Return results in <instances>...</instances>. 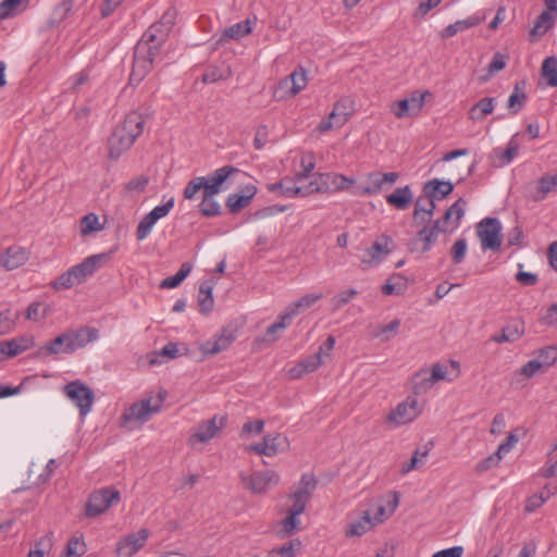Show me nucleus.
<instances>
[{
	"label": "nucleus",
	"instance_id": "nucleus-1",
	"mask_svg": "<svg viewBox=\"0 0 557 557\" xmlns=\"http://www.w3.org/2000/svg\"><path fill=\"white\" fill-rule=\"evenodd\" d=\"M317 487V480L311 474H302L299 485L289 495L293 504L287 515L276 525V534L281 539L289 537L300 530V515L306 510Z\"/></svg>",
	"mask_w": 557,
	"mask_h": 557
},
{
	"label": "nucleus",
	"instance_id": "nucleus-2",
	"mask_svg": "<svg viewBox=\"0 0 557 557\" xmlns=\"http://www.w3.org/2000/svg\"><path fill=\"white\" fill-rule=\"evenodd\" d=\"M145 120L140 113L134 111L125 116L113 131L108 140L109 158L117 160L125 151L131 149L135 140L144 131Z\"/></svg>",
	"mask_w": 557,
	"mask_h": 557
},
{
	"label": "nucleus",
	"instance_id": "nucleus-3",
	"mask_svg": "<svg viewBox=\"0 0 557 557\" xmlns=\"http://www.w3.org/2000/svg\"><path fill=\"white\" fill-rule=\"evenodd\" d=\"M109 260L108 253H97L85 258L81 263L70 268L52 283L55 290L70 289L75 285L84 283L92 276L96 271Z\"/></svg>",
	"mask_w": 557,
	"mask_h": 557
},
{
	"label": "nucleus",
	"instance_id": "nucleus-4",
	"mask_svg": "<svg viewBox=\"0 0 557 557\" xmlns=\"http://www.w3.org/2000/svg\"><path fill=\"white\" fill-rule=\"evenodd\" d=\"M166 397V392L161 391L157 397L149 396L125 409L121 416V426L132 431L140 428L153 414L160 411Z\"/></svg>",
	"mask_w": 557,
	"mask_h": 557
},
{
	"label": "nucleus",
	"instance_id": "nucleus-5",
	"mask_svg": "<svg viewBox=\"0 0 557 557\" xmlns=\"http://www.w3.org/2000/svg\"><path fill=\"white\" fill-rule=\"evenodd\" d=\"M160 50L161 47L158 45H153L144 37L140 38L135 47L133 69L129 75L132 85H138L150 73Z\"/></svg>",
	"mask_w": 557,
	"mask_h": 557
},
{
	"label": "nucleus",
	"instance_id": "nucleus-6",
	"mask_svg": "<svg viewBox=\"0 0 557 557\" xmlns=\"http://www.w3.org/2000/svg\"><path fill=\"white\" fill-rule=\"evenodd\" d=\"M356 181L339 173L326 172L318 173L311 181L312 194L314 193H339L345 190H352Z\"/></svg>",
	"mask_w": 557,
	"mask_h": 557
},
{
	"label": "nucleus",
	"instance_id": "nucleus-7",
	"mask_svg": "<svg viewBox=\"0 0 557 557\" xmlns=\"http://www.w3.org/2000/svg\"><path fill=\"white\" fill-rule=\"evenodd\" d=\"M476 235L483 250L497 251L502 246V224L496 218H484L478 223Z\"/></svg>",
	"mask_w": 557,
	"mask_h": 557
},
{
	"label": "nucleus",
	"instance_id": "nucleus-8",
	"mask_svg": "<svg viewBox=\"0 0 557 557\" xmlns=\"http://www.w3.org/2000/svg\"><path fill=\"white\" fill-rule=\"evenodd\" d=\"M429 90H414L409 98L395 101L391 111L397 119L417 116L423 109L426 99L431 98Z\"/></svg>",
	"mask_w": 557,
	"mask_h": 557
},
{
	"label": "nucleus",
	"instance_id": "nucleus-9",
	"mask_svg": "<svg viewBox=\"0 0 557 557\" xmlns=\"http://www.w3.org/2000/svg\"><path fill=\"white\" fill-rule=\"evenodd\" d=\"M64 395L79 409L82 417L90 412L95 401L94 391L81 381H72L63 387Z\"/></svg>",
	"mask_w": 557,
	"mask_h": 557
},
{
	"label": "nucleus",
	"instance_id": "nucleus-10",
	"mask_svg": "<svg viewBox=\"0 0 557 557\" xmlns=\"http://www.w3.org/2000/svg\"><path fill=\"white\" fill-rule=\"evenodd\" d=\"M422 412L419 401L413 396H408L399 403L386 417V422L395 428L411 423Z\"/></svg>",
	"mask_w": 557,
	"mask_h": 557
},
{
	"label": "nucleus",
	"instance_id": "nucleus-11",
	"mask_svg": "<svg viewBox=\"0 0 557 557\" xmlns=\"http://www.w3.org/2000/svg\"><path fill=\"white\" fill-rule=\"evenodd\" d=\"M398 177L399 175L396 172H371L367 175L368 185L354 187L351 194L360 197L376 195L385 188L393 186Z\"/></svg>",
	"mask_w": 557,
	"mask_h": 557
},
{
	"label": "nucleus",
	"instance_id": "nucleus-12",
	"mask_svg": "<svg viewBox=\"0 0 557 557\" xmlns=\"http://www.w3.org/2000/svg\"><path fill=\"white\" fill-rule=\"evenodd\" d=\"M351 114L352 101L349 98H342L334 103L329 116L319 123L317 131L325 133L332 128H339L350 119Z\"/></svg>",
	"mask_w": 557,
	"mask_h": 557
},
{
	"label": "nucleus",
	"instance_id": "nucleus-13",
	"mask_svg": "<svg viewBox=\"0 0 557 557\" xmlns=\"http://www.w3.org/2000/svg\"><path fill=\"white\" fill-rule=\"evenodd\" d=\"M120 500V492L113 488L104 487L94 492L86 505V516L94 518L106 512L109 507Z\"/></svg>",
	"mask_w": 557,
	"mask_h": 557
},
{
	"label": "nucleus",
	"instance_id": "nucleus-14",
	"mask_svg": "<svg viewBox=\"0 0 557 557\" xmlns=\"http://www.w3.org/2000/svg\"><path fill=\"white\" fill-rule=\"evenodd\" d=\"M420 226L414 238L408 244V248L411 252L425 253L432 249L442 231L438 222L420 224Z\"/></svg>",
	"mask_w": 557,
	"mask_h": 557
},
{
	"label": "nucleus",
	"instance_id": "nucleus-15",
	"mask_svg": "<svg viewBox=\"0 0 557 557\" xmlns=\"http://www.w3.org/2000/svg\"><path fill=\"white\" fill-rule=\"evenodd\" d=\"M176 20V11L174 9H168L161 16L158 23L152 24L147 32L141 36L153 45H158L162 48L168 39L169 33L173 27Z\"/></svg>",
	"mask_w": 557,
	"mask_h": 557
},
{
	"label": "nucleus",
	"instance_id": "nucleus-16",
	"mask_svg": "<svg viewBox=\"0 0 557 557\" xmlns=\"http://www.w3.org/2000/svg\"><path fill=\"white\" fill-rule=\"evenodd\" d=\"M392 242L391 237L382 235L367 248L360 259L362 269L377 267L391 253Z\"/></svg>",
	"mask_w": 557,
	"mask_h": 557
},
{
	"label": "nucleus",
	"instance_id": "nucleus-17",
	"mask_svg": "<svg viewBox=\"0 0 557 557\" xmlns=\"http://www.w3.org/2000/svg\"><path fill=\"white\" fill-rule=\"evenodd\" d=\"M149 531L140 529L119 540L115 547L116 557H132L147 543Z\"/></svg>",
	"mask_w": 557,
	"mask_h": 557
},
{
	"label": "nucleus",
	"instance_id": "nucleus-18",
	"mask_svg": "<svg viewBox=\"0 0 557 557\" xmlns=\"http://www.w3.org/2000/svg\"><path fill=\"white\" fill-rule=\"evenodd\" d=\"M240 478L245 488L253 494L264 493L269 487L275 486L280 482V475L273 470L242 475Z\"/></svg>",
	"mask_w": 557,
	"mask_h": 557
},
{
	"label": "nucleus",
	"instance_id": "nucleus-19",
	"mask_svg": "<svg viewBox=\"0 0 557 557\" xmlns=\"http://www.w3.org/2000/svg\"><path fill=\"white\" fill-rule=\"evenodd\" d=\"M226 422L225 417L214 416L211 419L203 421L197 425L195 432L191 434L189 441L191 443L200 442L207 443L213 438L216 433L224 428Z\"/></svg>",
	"mask_w": 557,
	"mask_h": 557
},
{
	"label": "nucleus",
	"instance_id": "nucleus-20",
	"mask_svg": "<svg viewBox=\"0 0 557 557\" xmlns=\"http://www.w3.org/2000/svg\"><path fill=\"white\" fill-rule=\"evenodd\" d=\"M67 339V350L76 351L77 349L84 348L89 343L96 341L99 336V332L95 327L83 326L79 329H71L65 331Z\"/></svg>",
	"mask_w": 557,
	"mask_h": 557
},
{
	"label": "nucleus",
	"instance_id": "nucleus-21",
	"mask_svg": "<svg viewBox=\"0 0 557 557\" xmlns=\"http://www.w3.org/2000/svg\"><path fill=\"white\" fill-rule=\"evenodd\" d=\"M465 207L466 201L462 198H459L445 211L444 215L441 219L434 221L438 222L440 230L442 231V233H451L456 228H458L460 220L465 214Z\"/></svg>",
	"mask_w": 557,
	"mask_h": 557
},
{
	"label": "nucleus",
	"instance_id": "nucleus-22",
	"mask_svg": "<svg viewBox=\"0 0 557 557\" xmlns=\"http://www.w3.org/2000/svg\"><path fill=\"white\" fill-rule=\"evenodd\" d=\"M297 181L294 182L292 178L285 177L272 184L269 189L287 198L307 197L312 194L311 182L307 185H297Z\"/></svg>",
	"mask_w": 557,
	"mask_h": 557
},
{
	"label": "nucleus",
	"instance_id": "nucleus-23",
	"mask_svg": "<svg viewBox=\"0 0 557 557\" xmlns=\"http://www.w3.org/2000/svg\"><path fill=\"white\" fill-rule=\"evenodd\" d=\"M35 346L33 336H21L10 341L0 342V357H14Z\"/></svg>",
	"mask_w": 557,
	"mask_h": 557
},
{
	"label": "nucleus",
	"instance_id": "nucleus-24",
	"mask_svg": "<svg viewBox=\"0 0 557 557\" xmlns=\"http://www.w3.org/2000/svg\"><path fill=\"white\" fill-rule=\"evenodd\" d=\"M28 260V252L20 246H11L0 255V265L5 270H14Z\"/></svg>",
	"mask_w": 557,
	"mask_h": 557
},
{
	"label": "nucleus",
	"instance_id": "nucleus-25",
	"mask_svg": "<svg viewBox=\"0 0 557 557\" xmlns=\"http://www.w3.org/2000/svg\"><path fill=\"white\" fill-rule=\"evenodd\" d=\"M238 170L232 165H225L218 169L211 176L206 178L205 193L209 196H215L221 191L222 184L228 178L232 173Z\"/></svg>",
	"mask_w": 557,
	"mask_h": 557
},
{
	"label": "nucleus",
	"instance_id": "nucleus-26",
	"mask_svg": "<svg viewBox=\"0 0 557 557\" xmlns=\"http://www.w3.org/2000/svg\"><path fill=\"white\" fill-rule=\"evenodd\" d=\"M256 193L257 187L255 185H247L240 190V193L231 194L227 197L226 206L231 212H238L250 203Z\"/></svg>",
	"mask_w": 557,
	"mask_h": 557
},
{
	"label": "nucleus",
	"instance_id": "nucleus-27",
	"mask_svg": "<svg viewBox=\"0 0 557 557\" xmlns=\"http://www.w3.org/2000/svg\"><path fill=\"white\" fill-rule=\"evenodd\" d=\"M67 339L65 332H63L52 341L40 346L36 356L38 358H45L51 355L72 354V351L67 350Z\"/></svg>",
	"mask_w": 557,
	"mask_h": 557
},
{
	"label": "nucleus",
	"instance_id": "nucleus-28",
	"mask_svg": "<svg viewBox=\"0 0 557 557\" xmlns=\"http://www.w3.org/2000/svg\"><path fill=\"white\" fill-rule=\"evenodd\" d=\"M280 85L282 88L288 89V95L290 97L296 96L307 86L306 71L302 67H298L284 78Z\"/></svg>",
	"mask_w": 557,
	"mask_h": 557
},
{
	"label": "nucleus",
	"instance_id": "nucleus-29",
	"mask_svg": "<svg viewBox=\"0 0 557 557\" xmlns=\"http://www.w3.org/2000/svg\"><path fill=\"white\" fill-rule=\"evenodd\" d=\"M494 109L495 98L484 97L469 109L468 116L473 122H481L487 115L492 114Z\"/></svg>",
	"mask_w": 557,
	"mask_h": 557
},
{
	"label": "nucleus",
	"instance_id": "nucleus-30",
	"mask_svg": "<svg viewBox=\"0 0 557 557\" xmlns=\"http://www.w3.org/2000/svg\"><path fill=\"white\" fill-rule=\"evenodd\" d=\"M483 21V17L478 15H471L465 20H459L453 24H449L447 27H445L442 33L441 37L443 39L450 38L455 35H457L459 32L467 30L471 27L478 26Z\"/></svg>",
	"mask_w": 557,
	"mask_h": 557
},
{
	"label": "nucleus",
	"instance_id": "nucleus-31",
	"mask_svg": "<svg viewBox=\"0 0 557 557\" xmlns=\"http://www.w3.org/2000/svg\"><path fill=\"white\" fill-rule=\"evenodd\" d=\"M374 525H375V522H373V519L371 518L370 512L364 511L362 517H360L358 520L352 521L347 524V527L345 529V535L347 537L361 536L364 533H367Z\"/></svg>",
	"mask_w": 557,
	"mask_h": 557
},
{
	"label": "nucleus",
	"instance_id": "nucleus-32",
	"mask_svg": "<svg viewBox=\"0 0 557 557\" xmlns=\"http://www.w3.org/2000/svg\"><path fill=\"white\" fill-rule=\"evenodd\" d=\"M412 201V191L409 186L396 188L386 196V202L398 210H406Z\"/></svg>",
	"mask_w": 557,
	"mask_h": 557
},
{
	"label": "nucleus",
	"instance_id": "nucleus-33",
	"mask_svg": "<svg viewBox=\"0 0 557 557\" xmlns=\"http://www.w3.org/2000/svg\"><path fill=\"white\" fill-rule=\"evenodd\" d=\"M212 281L201 282L198 293V306L201 313H209L213 309L214 299L212 295Z\"/></svg>",
	"mask_w": 557,
	"mask_h": 557
},
{
	"label": "nucleus",
	"instance_id": "nucleus-34",
	"mask_svg": "<svg viewBox=\"0 0 557 557\" xmlns=\"http://www.w3.org/2000/svg\"><path fill=\"white\" fill-rule=\"evenodd\" d=\"M323 295L321 293H311L302 296L298 300L292 302L287 308V317L293 318L301 310L308 309L312 307L315 302L322 299Z\"/></svg>",
	"mask_w": 557,
	"mask_h": 557
},
{
	"label": "nucleus",
	"instance_id": "nucleus-35",
	"mask_svg": "<svg viewBox=\"0 0 557 557\" xmlns=\"http://www.w3.org/2000/svg\"><path fill=\"white\" fill-rule=\"evenodd\" d=\"M555 16L548 12L543 11L536 18L534 26L530 30L531 40H536L543 36L554 24Z\"/></svg>",
	"mask_w": 557,
	"mask_h": 557
},
{
	"label": "nucleus",
	"instance_id": "nucleus-36",
	"mask_svg": "<svg viewBox=\"0 0 557 557\" xmlns=\"http://www.w3.org/2000/svg\"><path fill=\"white\" fill-rule=\"evenodd\" d=\"M232 75L231 67L226 64L213 65L202 74L205 84H212L219 81H225Z\"/></svg>",
	"mask_w": 557,
	"mask_h": 557
},
{
	"label": "nucleus",
	"instance_id": "nucleus-37",
	"mask_svg": "<svg viewBox=\"0 0 557 557\" xmlns=\"http://www.w3.org/2000/svg\"><path fill=\"white\" fill-rule=\"evenodd\" d=\"M454 189L450 182L440 180H432L424 184L423 191H430L436 199H443L448 196Z\"/></svg>",
	"mask_w": 557,
	"mask_h": 557
},
{
	"label": "nucleus",
	"instance_id": "nucleus-38",
	"mask_svg": "<svg viewBox=\"0 0 557 557\" xmlns=\"http://www.w3.org/2000/svg\"><path fill=\"white\" fill-rule=\"evenodd\" d=\"M233 341V335L222 334L214 341H207L201 349L206 355H215L227 349Z\"/></svg>",
	"mask_w": 557,
	"mask_h": 557
},
{
	"label": "nucleus",
	"instance_id": "nucleus-39",
	"mask_svg": "<svg viewBox=\"0 0 557 557\" xmlns=\"http://www.w3.org/2000/svg\"><path fill=\"white\" fill-rule=\"evenodd\" d=\"M193 265L189 262H184L174 275L161 281L160 288L169 289L177 287L189 275Z\"/></svg>",
	"mask_w": 557,
	"mask_h": 557
},
{
	"label": "nucleus",
	"instance_id": "nucleus-40",
	"mask_svg": "<svg viewBox=\"0 0 557 557\" xmlns=\"http://www.w3.org/2000/svg\"><path fill=\"white\" fill-rule=\"evenodd\" d=\"M557 188V173L553 175H544L537 180V194L534 200H543L549 193Z\"/></svg>",
	"mask_w": 557,
	"mask_h": 557
},
{
	"label": "nucleus",
	"instance_id": "nucleus-41",
	"mask_svg": "<svg viewBox=\"0 0 557 557\" xmlns=\"http://www.w3.org/2000/svg\"><path fill=\"white\" fill-rule=\"evenodd\" d=\"M542 77L550 87H557V58L552 55L547 57L542 64Z\"/></svg>",
	"mask_w": 557,
	"mask_h": 557
},
{
	"label": "nucleus",
	"instance_id": "nucleus-42",
	"mask_svg": "<svg viewBox=\"0 0 557 557\" xmlns=\"http://www.w3.org/2000/svg\"><path fill=\"white\" fill-rule=\"evenodd\" d=\"M252 30L251 21L245 20L226 28L222 35L223 39H239Z\"/></svg>",
	"mask_w": 557,
	"mask_h": 557
},
{
	"label": "nucleus",
	"instance_id": "nucleus-43",
	"mask_svg": "<svg viewBox=\"0 0 557 557\" xmlns=\"http://www.w3.org/2000/svg\"><path fill=\"white\" fill-rule=\"evenodd\" d=\"M435 383L431 380L428 371L422 370L416 373L412 377V392L414 395H420L428 392Z\"/></svg>",
	"mask_w": 557,
	"mask_h": 557
},
{
	"label": "nucleus",
	"instance_id": "nucleus-44",
	"mask_svg": "<svg viewBox=\"0 0 557 557\" xmlns=\"http://www.w3.org/2000/svg\"><path fill=\"white\" fill-rule=\"evenodd\" d=\"M527 101V95L522 87L517 83L515 85L512 94L509 96L508 99V109L511 111L512 114L519 113L522 108L524 107Z\"/></svg>",
	"mask_w": 557,
	"mask_h": 557
},
{
	"label": "nucleus",
	"instance_id": "nucleus-45",
	"mask_svg": "<svg viewBox=\"0 0 557 557\" xmlns=\"http://www.w3.org/2000/svg\"><path fill=\"white\" fill-rule=\"evenodd\" d=\"M29 0H3L0 3V17L7 18L11 15L22 12Z\"/></svg>",
	"mask_w": 557,
	"mask_h": 557
},
{
	"label": "nucleus",
	"instance_id": "nucleus-46",
	"mask_svg": "<svg viewBox=\"0 0 557 557\" xmlns=\"http://www.w3.org/2000/svg\"><path fill=\"white\" fill-rule=\"evenodd\" d=\"M199 211L203 216L211 218L216 216L221 213V206L214 199V196H209L203 193L202 200L199 203Z\"/></svg>",
	"mask_w": 557,
	"mask_h": 557
},
{
	"label": "nucleus",
	"instance_id": "nucleus-47",
	"mask_svg": "<svg viewBox=\"0 0 557 557\" xmlns=\"http://www.w3.org/2000/svg\"><path fill=\"white\" fill-rule=\"evenodd\" d=\"M53 545V534L47 533L41 536L36 543L35 548H32L27 557H44L45 554L49 553Z\"/></svg>",
	"mask_w": 557,
	"mask_h": 557
},
{
	"label": "nucleus",
	"instance_id": "nucleus-48",
	"mask_svg": "<svg viewBox=\"0 0 557 557\" xmlns=\"http://www.w3.org/2000/svg\"><path fill=\"white\" fill-rule=\"evenodd\" d=\"M518 134L513 135L505 150L495 149V153L499 157L503 164L510 163L518 154L519 144L517 141Z\"/></svg>",
	"mask_w": 557,
	"mask_h": 557
},
{
	"label": "nucleus",
	"instance_id": "nucleus-49",
	"mask_svg": "<svg viewBox=\"0 0 557 557\" xmlns=\"http://www.w3.org/2000/svg\"><path fill=\"white\" fill-rule=\"evenodd\" d=\"M405 290L406 284L403 282V276L399 274L392 275L382 286V293L384 295H401Z\"/></svg>",
	"mask_w": 557,
	"mask_h": 557
},
{
	"label": "nucleus",
	"instance_id": "nucleus-50",
	"mask_svg": "<svg viewBox=\"0 0 557 557\" xmlns=\"http://www.w3.org/2000/svg\"><path fill=\"white\" fill-rule=\"evenodd\" d=\"M300 546L301 542L299 540H292L288 543L270 550L269 557H294L296 555V550H298Z\"/></svg>",
	"mask_w": 557,
	"mask_h": 557
},
{
	"label": "nucleus",
	"instance_id": "nucleus-51",
	"mask_svg": "<svg viewBox=\"0 0 557 557\" xmlns=\"http://www.w3.org/2000/svg\"><path fill=\"white\" fill-rule=\"evenodd\" d=\"M399 326L400 320L395 319L386 325L377 326L374 336L379 337L382 342H387L397 334Z\"/></svg>",
	"mask_w": 557,
	"mask_h": 557
},
{
	"label": "nucleus",
	"instance_id": "nucleus-52",
	"mask_svg": "<svg viewBox=\"0 0 557 557\" xmlns=\"http://www.w3.org/2000/svg\"><path fill=\"white\" fill-rule=\"evenodd\" d=\"M301 171L296 174L297 182H301L309 177L310 173L315 166V157L312 152H306L302 154L300 160Z\"/></svg>",
	"mask_w": 557,
	"mask_h": 557
},
{
	"label": "nucleus",
	"instance_id": "nucleus-53",
	"mask_svg": "<svg viewBox=\"0 0 557 557\" xmlns=\"http://www.w3.org/2000/svg\"><path fill=\"white\" fill-rule=\"evenodd\" d=\"M205 186H206V177L198 176V177L193 178L191 181H189L187 183L186 187L184 188V191H183L184 198L187 200L195 199L196 195L200 190L205 191Z\"/></svg>",
	"mask_w": 557,
	"mask_h": 557
},
{
	"label": "nucleus",
	"instance_id": "nucleus-54",
	"mask_svg": "<svg viewBox=\"0 0 557 557\" xmlns=\"http://www.w3.org/2000/svg\"><path fill=\"white\" fill-rule=\"evenodd\" d=\"M524 323L515 321L503 327V333L507 336L508 343H513L524 335Z\"/></svg>",
	"mask_w": 557,
	"mask_h": 557
},
{
	"label": "nucleus",
	"instance_id": "nucleus-55",
	"mask_svg": "<svg viewBox=\"0 0 557 557\" xmlns=\"http://www.w3.org/2000/svg\"><path fill=\"white\" fill-rule=\"evenodd\" d=\"M157 219L152 216V214L149 212L147 213L141 221L139 222L137 230H136V238L138 240H144L148 237L150 234L153 225L157 223Z\"/></svg>",
	"mask_w": 557,
	"mask_h": 557
},
{
	"label": "nucleus",
	"instance_id": "nucleus-56",
	"mask_svg": "<svg viewBox=\"0 0 557 557\" xmlns=\"http://www.w3.org/2000/svg\"><path fill=\"white\" fill-rule=\"evenodd\" d=\"M86 552V545L79 537H71L65 547V554L61 557H79Z\"/></svg>",
	"mask_w": 557,
	"mask_h": 557
},
{
	"label": "nucleus",
	"instance_id": "nucleus-57",
	"mask_svg": "<svg viewBox=\"0 0 557 557\" xmlns=\"http://www.w3.org/2000/svg\"><path fill=\"white\" fill-rule=\"evenodd\" d=\"M100 228L99 218L95 213H89L81 220V233L83 236L89 235Z\"/></svg>",
	"mask_w": 557,
	"mask_h": 557
},
{
	"label": "nucleus",
	"instance_id": "nucleus-58",
	"mask_svg": "<svg viewBox=\"0 0 557 557\" xmlns=\"http://www.w3.org/2000/svg\"><path fill=\"white\" fill-rule=\"evenodd\" d=\"M542 474L545 478H553L557 475V443L547 454V461L542 470Z\"/></svg>",
	"mask_w": 557,
	"mask_h": 557
},
{
	"label": "nucleus",
	"instance_id": "nucleus-59",
	"mask_svg": "<svg viewBox=\"0 0 557 557\" xmlns=\"http://www.w3.org/2000/svg\"><path fill=\"white\" fill-rule=\"evenodd\" d=\"M292 319L293 318H288L287 317V311H285L283 314H281L280 321L274 322L270 326H268V329H267L268 339L271 341V342L276 341L277 339L276 333L280 332V331L285 330L287 327V325H288V322Z\"/></svg>",
	"mask_w": 557,
	"mask_h": 557
},
{
	"label": "nucleus",
	"instance_id": "nucleus-60",
	"mask_svg": "<svg viewBox=\"0 0 557 557\" xmlns=\"http://www.w3.org/2000/svg\"><path fill=\"white\" fill-rule=\"evenodd\" d=\"M468 245L467 240L465 238H460L454 243V245L450 248V255L453 262L455 264H459L465 260V257L467 255Z\"/></svg>",
	"mask_w": 557,
	"mask_h": 557
},
{
	"label": "nucleus",
	"instance_id": "nucleus-61",
	"mask_svg": "<svg viewBox=\"0 0 557 557\" xmlns=\"http://www.w3.org/2000/svg\"><path fill=\"white\" fill-rule=\"evenodd\" d=\"M358 292L355 288H349L346 290H343L335 295L331 299V304L334 310H338L343 308L345 305H347L356 295Z\"/></svg>",
	"mask_w": 557,
	"mask_h": 557
},
{
	"label": "nucleus",
	"instance_id": "nucleus-62",
	"mask_svg": "<svg viewBox=\"0 0 557 557\" xmlns=\"http://www.w3.org/2000/svg\"><path fill=\"white\" fill-rule=\"evenodd\" d=\"M432 198V194L428 190L424 191V195L420 196L416 203H414V210H413V224L419 223V219L421 218V214L423 211L426 210L428 205L430 203V200Z\"/></svg>",
	"mask_w": 557,
	"mask_h": 557
},
{
	"label": "nucleus",
	"instance_id": "nucleus-63",
	"mask_svg": "<svg viewBox=\"0 0 557 557\" xmlns=\"http://www.w3.org/2000/svg\"><path fill=\"white\" fill-rule=\"evenodd\" d=\"M149 183V177L147 175H139L132 178L126 185L125 190L127 193H143Z\"/></svg>",
	"mask_w": 557,
	"mask_h": 557
},
{
	"label": "nucleus",
	"instance_id": "nucleus-64",
	"mask_svg": "<svg viewBox=\"0 0 557 557\" xmlns=\"http://www.w3.org/2000/svg\"><path fill=\"white\" fill-rule=\"evenodd\" d=\"M537 360L541 361L542 367H549L557 360V347L548 346L543 348Z\"/></svg>",
	"mask_w": 557,
	"mask_h": 557
}]
</instances>
